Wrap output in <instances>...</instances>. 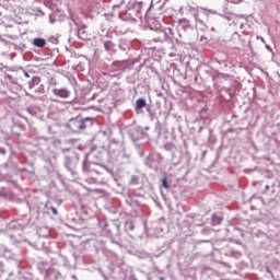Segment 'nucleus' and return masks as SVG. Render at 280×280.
Returning a JSON list of instances; mask_svg holds the SVG:
<instances>
[{
    "mask_svg": "<svg viewBox=\"0 0 280 280\" xmlns=\"http://www.w3.org/2000/svg\"><path fill=\"white\" fill-rule=\"evenodd\" d=\"M265 189H266V191H268V189H270V186L267 185V186L265 187Z\"/></svg>",
    "mask_w": 280,
    "mask_h": 280,
    "instance_id": "obj_9",
    "label": "nucleus"
},
{
    "mask_svg": "<svg viewBox=\"0 0 280 280\" xmlns=\"http://www.w3.org/2000/svg\"><path fill=\"white\" fill-rule=\"evenodd\" d=\"M33 84H40V78L39 77H34L32 80Z\"/></svg>",
    "mask_w": 280,
    "mask_h": 280,
    "instance_id": "obj_7",
    "label": "nucleus"
},
{
    "mask_svg": "<svg viewBox=\"0 0 280 280\" xmlns=\"http://www.w3.org/2000/svg\"><path fill=\"white\" fill-rule=\"evenodd\" d=\"M93 164H84V166H83L84 172H91V166Z\"/></svg>",
    "mask_w": 280,
    "mask_h": 280,
    "instance_id": "obj_8",
    "label": "nucleus"
},
{
    "mask_svg": "<svg viewBox=\"0 0 280 280\" xmlns=\"http://www.w3.org/2000/svg\"><path fill=\"white\" fill-rule=\"evenodd\" d=\"M104 47L106 51H110V49H113V47H115V44H113V42L108 40L104 43Z\"/></svg>",
    "mask_w": 280,
    "mask_h": 280,
    "instance_id": "obj_5",
    "label": "nucleus"
},
{
    "mask_svg": "<svg viewBox=\"0 0 280 280\" xmlns=\"http://www.w3.org/2000/svg\"><path fill=\"white\" fill-rule=\"evenodd\" d=\"M68 126L73 132H82V130L86 129V122L80 118L71 119Z\"/></svg>",
    "mask_w": 280,
    "mask_h": 280,
    "instance_id": "obj_1",
    "label": "nucleus"
},
{
    "mask_svg": "<svg viewBox=\"0 0 280 280\" xmlns=\"http://www.w3.org/2000/svg\"><path fill=\"white\" fill-rule=\"evenodd\" d=\"M33 45H35V47H45V45H47V42L44 38H35L33 40Z\"/></svg>",
    "mask_w": 280,
    "mask_h": 280,
    "instance_id": "obj_3",
    "label": "nucleus"
},
{
    "mask_svg": "<svg viewBox=\"0 0 280 280\" xmlns=\"http://www.w3.org/2000/svg\"><path fill=\"white\" fill-rule=\"evenodd\" d=\"M52 212H54L55 214L58 213V211L56 210V208L52 209Z\"/></svg>",
    "mask_w": 280,
    "mask_h": 280,
    "instance_id": "obj_10",
    "label": "nucleus"
},
{
    "mask_svg": "<svg viewBox=\"0 0 280 280\" xmlns=\"http://www.w3.org/2000/svg\"><path fill=\"white\" fill-rule=\"evenodd\" d=\"M162 187L170 189V182H167V177L162 178Z\"/></svg>",
    "mask_w": 280,
    "mask_h": 280,
    "instance_id": "obj_6",
    "label": "nucleus"
},
{
    "mask_svg": "<svg viewBox=\"0 0 280 280\" xmlns=\"http://www.w3.org/2000/svg\"><path fill=\"white\" fill-rule=\"evenodd\" d=\"M144 106H145V100L139 98V100L137 101V103H136V108H137L138 110H141V108H144Z\"/></svg>",
    "mask_w": 280,
    "mask_h": 280,
    "instance_id": "obj_4",
    "label": "nucleus"
},
{
    "mask_svg": "<svg viewBox=\"0 0 280 280\" xmlns=\"http://www.w3.org/2000/svg\"><path fill=\"white\" fill-rule=\"evenodd\" d=\"M52 93L56 97H61V100H67V97L71 96V92L68 91L67 88L54 89Z\"/></svg>",
    "mask_w": 280,
    "mask_h": 280,
    "instance_id": "obj_2",
    "label": "nucleus"
}]
</instances>
